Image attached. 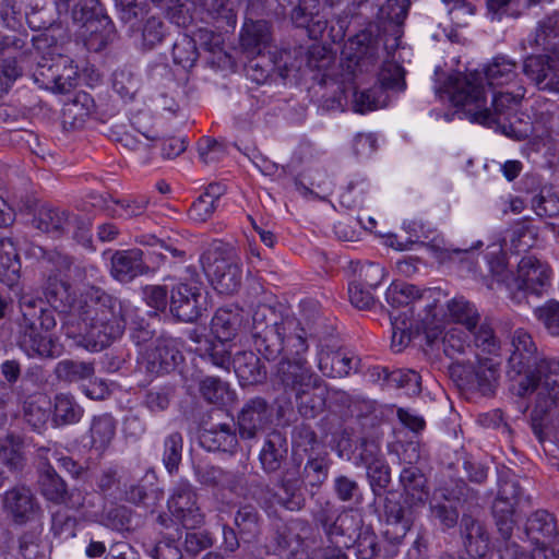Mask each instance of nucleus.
I'll list each match as a JSON object with an SVG mask.
<instances>
[{
    "label": "nucleus",
    "mask_w": 559,
    "mask_h": 559,
    "mask_svg": "<svg viewBox=\"0 0 559 559\" xmlns=\"http://www.w3.org/2000/svg\"><path fill=\"white\" fill-rule=\"evenodd\" d=\"M122 141L127 148L135 152L142 162H146L155 139L140 133L139 135L126 134Z\"/></svg>",
    "instance_id": "ea45409f"
},
{
    "label": "nucleus",
    "mask_w": 559,
    "mask_h": 559,
    "mask_svg": "<svg viewBox=\"0 0 559 559\" xmlns=\"http://www.w3.org/2000/svg\"><path fill=\"white\" fill-rule=\"evenodd\" d=\"M404 73L402 67L394 61H386L382 64L378 81L383 88H404Z\"/></svg>",
    "instance_id": "f704fd0d"
},
{
    "label": "nucleus",
    "mask_w": 559,
    "mask_h": 559,
    "mask_svg": "<svg viewBox=\"0 0 559 559\" xmlns=\"http://www.w3.org/2000/svg\"><path fill=\"white\" fill-rule=\"evenodd\" d=\"M23 321L27 328L20 346L28 357H56L61 354V345L50 330L56 326V318L50 308L40 299L23 296L21 301Z\"/></svg>",
    "instance_id": "39448f33"
},
{
    "label": "nucleus",
    "mask_w": 559,
    "mask_h": 559,
    "mask_svg": "<svg viewBox=\"0 0 559 559\" xmlns=\"http://www.w3.org/2000/svg\"><path fill=\"white\" fill-rule=\"evenodd\" d=\"M116 425L111 416L96 417L91 427L92 444L97 450L106 449L115 437Z\"/></svg>",
    "instance_id": "cd10ccee"
},
{
    "label": "nucleus",
    "mask_w": 559,
    "mask_h": 559,
    "mask_svg": "<svg viewBox=\"0 0 559 559\" xmlns=\"http://www.w3.org/2000/svg\"><path fill=\"white\" fill-rule=\"evenodd\" d=\"M381 459L380 445L374 441H362L353 453V456L347 457V460L353 461L354 464H361L364 466H368Z\"/></svg>",
    "instance_id": "58836bf2"
},
{
    "label": "nucleus",
    "mask_w": 559,
    "mask_h": 559,
    "mask_svg": "<svg viewBox=\"0 0 559 559\" xmlns=\"http://www.w3.org/2000/svg\"><path fill=\"white\" fill-rule=\"evenodd\" d=\"M20 75L14 60L0 61V97L4 95Z\"/></svg>",
    "instance_id": "09e8293b"
},
{
    "label": "nucleus",
    "mask_w": 559,
    "mask_h": 559,
    "mask_svg": "<svg viewBox=\"0 0 559 559\" xmlns=\"http://www.w3.org/2000/svg\"><path fill=\"white\" fill-rule=\"evenodd\" d=\"M98 0H80L73 10V17L84 22L85 27L91 32V37L85 41L90 50H98L105 45L104 38L97 35L98 27L94 21V16L98 14Z\"/></svg>",
    "instance_id": "aec40b11"
},
{
    "label": "nucleus",
    "mask_w": 559,
    "mask_h": 559,
    "mask_svg": "<svg viewBox=\"0 0 559 559\" xmlns=\"http://www.w3.org/2000/svg\"><path fill=\"white\" fill-rule=\"evenodd\" d=\"M83 415V409L73 397L67 394H59L55 400V412L52 420L56 425H70L78 423Z\"/></svg>",
    "instance_id": "bb28decb"
},
{
    "label": "nucleus",
    "mask_w": 559,
    "mask_h": 559,
    "mask_svg": "<svg viewBox=\"0 0 559 559\" xmlns=\"http://www.w3.org/2000/svg\"><path fill=\"white\" fill-rule=\"evenodd\" d=\"M448 316L454 323L463 325L468 333L474 334L475 345L480 349L477 353L478 366L475 370V378L480 388H490L497 380L498 366L500 361L485 357L484 354L498 356L499 345L495 338L491 328L481 325L476 332L479 314L475 307L462 297H455L448 302Z\"/></svg>",
    "instance_id": "20e7f679"
},
{
    "label": "nucleus",
    "mask_w": 559,
    "mask_h": 559,
    "mask_svg": "<svg viewBox=\"0 0 559 559\" xmlns=\"http://www.w3.org/2000/svg\"><path fill=\"white\" fill-rule=\"evenodd\" d=\"M525 75L543 91L559 93V57L532 56L525 59Z\"/></svg>",
    "instance_id": "f8f14e48"
},
{
    "label": "nucleus",
    "mask_w": 559,
    "mask_h": 559,
    "mask_svg": "<svg viewBox=\"0 0 559 559\" xmlns=\"http://www.w3.org/2000/svg\"><path fill=\"white\" fill-rule=\"evenodd\" d=\"M538 320L552 335H559V302L549 301L535 311Z\"/></svg>",
    "instance_id": "a19ab883"
},
{
    "label": "nucleus",
    "mask_w": 559,
    "mask_h": 559,
    "mask_svg": "<svg viewBox=\"0 0 559 559\" xmlns=\"http://www.w3.org/2000/svg\"><path fill=\"white\" fill-rule=\"evenodd\" d=\"M39 76L46 88L60 94L69 93L80 79L76 67L67 56H59L50 64H41L36 81Z\"/></svg>",
    "instance_id": "9b49d317"
},
{
    "label": "nucleus",
    "mask_w": 559,
    "mask_h": 559,
    "mask_svg": "<svg viewBox=\"0 0 559 559\" xmlns=\"http://www.w3.org/2000/svg\"><path fill=\"white\" fill-rule=\"evenodd\" d=\"M423 322L428 343L435 344L441 340L445 355L453 357L456 354L464 353L465 348L469 347L467 332L452 324L440 326L437 321L436 310L431 312L430 307L429 314L423 318Z\"/></svg>",
    "instance_id": "9d476101"
},
{
    "label": "nucleus",
    "mask_w": 559,
    "mask_h": 559,
    "mask_svg": "<svg viewBox=\"0 0 559 559\" xmlns=\"http://www.w3.org/2000/svg\"><path fill=\"white\" fill-rule=\"evenodd\" d=\"M94 108L92 97L85 92H79L74 98L64 105V114L72 116L75 120L83 121Z\"/></svg>",
    "instance_id": "e433bc0d"
},
{
    "label": "nucleus",
    "mask_w": 559,
    "mask_h": 559,
    "mask_svg": "<svg viewBox=\"0 0 559 559\" xmlns=\"http://www.w3.org/2000/svg\"><path fill=\"white\" fill-rule=\"evenodd\" d=\"M488 249L487 258L490 272L499 281L506 282L511 293L515 289L538 293L539 288L548 282L551 274L550 269L534 257H524L519 263L516 277L509 281V277L504 275L506 263L504 255L501 254V246L492 245Z\"/></svg>",
    "instance_id": "0eeeda50"
},
{
    "label": "nucleus",
    "mask_w": 559,
    "mask_h": 559,
    "mask_svg": "<svg viewBox=\"0 0 559 559\" xmlns=\"http://www.w3.org/2000/svg\"><path fill=\"white\" fill-rule=\"evenodd\" d=\"M508 352L509 374L516 382L518 395L535 393L546 405L559 400V361L543 357L527 331L514 330Z\"/></svg>",
    "instance_id": "f03ea898"
},
{
    "label": "nucleus",
    "mask_w": 559,
    "mask_h": 559,
    "mask_svg": "<svg viewBox=\"0 0 559 559\" xmlns=\"http://www.w3.org/2000/svg\"><path fill=\"white\" fill-rule=\"evenodd\" d=\"M230 365L242 385L260 382L264 377L260 360L252 352L237 354Z\"/></svg>",
    "instance_id": "5701e85b"
},
{
    "label": "nucleus",
    "mask_w": 559,
    "mask_h": 559,
    "mask_svg": "<svg viewBox=\"0 0 559 559\" xmlns=\"http://www.w3.org/2000/svg\"><path fill=\"white\" fill-rule=\"evenodd\" d=\"M50 417V402L45 395L32 397L25 405V418L35 429L45 426Z\"/></svg>",
    "instance_id": "c756f323"
},
{
    "label": "nucleus",
    "mask_w": 559,
    "mask_h": 559,
    "mask_svg": "<svg viewBox=\"0 0 559 559\" xmlns=\"http://www.w3.org/2000/svg\"><path fill=\"white\" fill-rule=\"evenodd\" d=\"M441 295V290L437 288H429L420 294L418 288L414 285L393 283L386 289L385 299L394 310L408 308L415 301H426L425 308L427 309V314H429L428 306H430L431 312L436 310L437 302L440 301Z\"/></svg>",
    "instance_id": "ddd939ff"
},
{
    "label": "nucleus",
    "mask_w": 559,
    "mask_h": 559,
    "mask_svg": "<svg viewBox=\"0 0 559 559\" xmlns=\"http://www.w3.org/2000/svg\"><path fill=\"white\" fill-rule=\"evenodd\" d=\"M202 267L212 286L219 294L229 295L240 286L241 267L238 260L214 246L201 257Z\"/></svg>",
    "instance_id": "1a4fd4ad"
},
{
    "label": "nucleus",
    "mask_w": 559,
    "mask_h": 559,
    "mask_svg": "<svg viewBox=\"0 0 559 559\" xmlns=\"http://www.w3.org/2000/svg\"><path fill=\"white\" fill-rule=\"evenodd\" d=\"M487 5L495 13L516 16L528 8V0H488Z\"/></svg>",
    "instance_id": "49530a36"
},
{
    "label": "nucleus",
    "mask_w": 559,
    "mask_h": 559,
    "mask_svg": "<svg viewBox=\"0 0 559 559\" xmlns=\"http://www.w3.org/2000/svg\"><path fill=\"white\" fill-rule=\"evenodd\" d=\"M408 5V0H388L381 12L388 20L399 23L406 16Z\"/></svg>",
    "instance_id": "6e6d98bb"
},
{
    "label": "nucleus",
    "mask_w": 559,
    "mask_h": 559,
    "mask_svg": "<svg viewBox=\"0 0 559 559\" xmlns=\"http://www.w3.org/2000/svg\"><path fill=\"white\" fill-rule=\"evenodd\" d=\"M163 38V24L157 19H148L144 29H143V39L145 44L150 47L154 46L156 43H159Z\"/></svg>",
    "instance_id": "0e129e2a"
},
{
    "label": "nucleus",
    "mask_w": 559,
    "mask_h": 559,
    "mask_svg": "<svg viewBox=\"0 0 559 559\" xmlns=\"http://www.w3.org/2000/svg\"><path fill=\"white\" fill-rule=\"evenodd\" d=\"M4 510L11 515L17 524H24L33 521L38 515V506L26 487H15L4 493Z\"/></svg>",
    "instance_id": "f3484780"
},
{
    "label": "nucleus",
    "mask_w": 559,
    "mask_h": 559,
    "mask_svg": "<svg viewBox=\"0 0 559 559\" xmlns=\"http://www.w3.org/2000/svg\"><path fill=\"white\" fill-rule=\"evenodd\" d=\"M173 56L176 63L181 64L183 68H190L194 64L198 58L197 50L190 38H183L174 45Z\"/></svg>",
    "instance_id": "79ce46f5"
},
{
    "label": "nucleus",
    "mask_w": 559,
    "mask_h": 559,
    "mask_svg": "<svg viewBox=\"0 0 559 559\" xmlns=\"http://www.w3.org/2000/svg\"><path fill=\"white\" fill-rule=\"evenodd\" d=\"M204 440H212L213 447L210 449H217L223 451H230L237 444L236 436L230 431L229 427L224 425L219 431H207L203 435Z\"/></svg>",
    "instance_id": "c03bdc74"
},
{
    "label": "nucleus",
    "mask_w": 559,
    "mask_h": 559,
    "mask_svg": "<svg viewBox=\"0 0 559 559\" xmlns=\"http://www.w3.org/2000/svg\"><path fill=\"white\" fill-rule=\"evenodd\" d=\"M534 209L539 216H554L559 213V200L550 193H543L534 200Z\"/></svg>",
    "instance_id": "5fc2aeb1"
},
{
    "label": "nucleus",
    "mask_w": 559,
    "mask_h": 559,
    "mask_svg": "<svg viewBox=\"0 0 559 559\" xmlns=\"http://www.w3.org/2000/svg\"><path fill=\"white\" fill-rule=\"evenodd\" d=\"M390 381L406 389L408 394L420 392V376L414 370H396L390 374Z\"/></svg>",
    "instance_id": "37998d69"
},
{
    "label": "nucleus",
    "mask_w": 559,
    "mask_h": 559,
    "mask_svg": "<svg viewBox=\"0 0 559 559\" xmlns=\"http://www.w3.org/2000/svg\"><path fill=\"white\" fill-rule=\"evenodd\" d=\"M21 264L16 248L11 239L0 240V280L9 286L20 276Z\"/></svg>",
    "instance_id": "393cba45"
},
{
    "label": "nucleus",
    "mask_w": 559,
    "mask_h": 559,
    "mask_svg": "<svg viewBox=\"0 0 559 559\" xmlns=\"http://www.w3.org/2000/svg\"><path fill=\"white\" fill-rule=\"evenodd\" d=\"M235 523L242 533H254L257 530V513L251 507L240 509L235 518Z\"/></svg>",
    "instance_id": "4d7b16f0"
},
{
    "label": "nucleus",
    "mask_w": 559,
    "mask_h": 559,
    "mask_svg": "<svg viewBox=\"0 0 559 559\" xmlns=\"http://www.w3.org/2000/svg\"><path fill=\"white\" fill-rule=\"evenodd\" d=\"M57 373L60 378L69 381L88 379L94 373L92 364L73 360H62L57 366Z\"/></svg>",
    "instance_id": "72a5a7b5"
},
{
    "label": "nucleus",
    "mask_w": 559,
    "mask_h": 559,
    "mask_svg": "<svg viewBox=\"0 0 559 559\" xmlns=\"http://www.w3.org/2000/svg\"><path fill=\"white\" fill-rule=\"evenodd\" d=\"M464 545L473 558H483L489 551V538L483 525L471 518L463 519Z\"/></svg>",
    "instance_id": "412c9836"
},
{
    "label": "nucleus",
    "mask_w": 559,
    "mask_h": 559,
    "mask_svg": "<svg viewBox=\"0 0 559 559\" xmlns=\"http://www.w3.org/2000/svg\"><path fill=\"white\" fill-rule=\"evenodd\" d=\"M146 209V201L144 199L141 200H126L121 201L117 204V209L115 213L124 218H130L132 216H136L142 214Z\"/></svg>",
    "instance_id": "680f3d73"
},
{
    "label": "nucleus",
    "mask_w": 559,
    "mask_h": 559,
    "mask_svg": "<svg viewBox=\"0 0 559 559\" xmlns=\"http://www.w3.org/2000/svg\"><path fill=\"white\" fill-rule=\"evenodd\" d=\"M348 296L352 305L358 309H368L373 305L372 294L360 284H350L348 287Z\"/></svg>",
    "instance_id": "3c124183"
},
{
    "label": "nucleus",
    "mask_w": 559,
    "mask_h": 559,
    "mask_svg": "<svg viewBox=\"0 0 559 559\" xmlns=\"http://www.w3.org/2000/svg\"><path fill=\"white\" fill-rule=\"evenodd\" d=\"M283 459V451L275 447L273 440H267L260 453V461L263 468L267 472L275 471Z\"/></svg>",
    "instance_id": "de8ad7c7"
},
{
    "label": "nucleus",
    "mask_w": 559,
    "mask_h": 559,
    "mask_svg": "<svg viewBox=\"0 0 559 559\" xmlns=\"http://www.w3.org/2000/svg\"><path fill=\"white\" fill-rule=\"evenodd\" d=\"M201 391L203 396L211 403L228 405L234 401V392L228 384L216 378H206L202 381Z\"/></svg>",
    "instance_id": "7c9ffc66"
},
{
    "label": "nucleus",
    "mask_w": 559,
    "mask_h": 559,
    "mask_svg": "<svg viewBox=\"0 0 559 559\" xmlns=\"http://www.w3.org/2000/svg\"><path fill=\"white\" fill-rule=\"evenodd\" d=\"M359 359L347 353L321 350L318 354V367L323 374L341 378L348 376L353 370H356Z\"/></svg>",
    "instance_id": "a211bd4d"
},
{
    "label": "nucleus",
    "mask_w": 559,
    "mask_h": 559,
    "mask_svg": "<svg viewBox=\"0 0 559 559\" xmlns=\"http://www.w3.org/2000/svg\"><path fill=\"white\" fill-rule=\"evenodd\" d=\"M1 460L12 468H17L23 461L21 447L13 440L8 439L0 445Z\"/></svg>",
    "instance_id": "8fccbe9b"
},
{
    "label": "nucleus",
    "mask_w": 559,
    "mask_h": 559,
    "mask_svg": "<svg viewBox=\"0 0 559 559\" xmlns=\"http://www.w3.org/2000/svg\"><path fill=\"white\" fill-rule=\"evenodd\" d=\"M353 148L358 156H369L377 148V139L371 133H359L353 141Z\"/></svg>",
    "instance_id": "bf43d9fd"
},
{
    "label": "nucleus",
    "mask_w": 559,
    "mask_h": 559,
    "mask_svg": "<svg viewBox=\"0 0 559 559\" xmlns=\"http://www.w3.org/2000/svg\"><path fill=\"white\" fill-rule=\"evenodd\" d=\"M200 297L195 283H179L171 290L170 310L181 321H193L200 314Z\"/></svg>",
    "instance_id": "dca6fc26"
},
{
    "label": "nucleus",
    "mask_w": 559,
    "mask_h": 559,
    "mask_svg": "<svg viewBox=\"0 0 559 559\" xmlns=\"http://www.w3.org/2000/svg\"><path fill=\"white\" fill-rule=\"evenodd\" d=\"M530 532L551 534L554 530L552 516L546 511H537L527 520Z\"/></svg>",
    "instance_id": "864d4df0"
},
{
    "label": "nucleus",
    "mask_w": 559,
    "mask_h": 559,
    "mask_svg": "<svg viewBox=\"0 0 559 559\" xmlns=\"http://www.w3.org/2000/svg\"><path fill=\"white\" fill-rule=\"evenodd\" d=\"M142 269V252L128 250L117 252L111 259V274L119 282H128Z\"/></svg>",
    "instance_id": "4be33fe9"
},
{
    "label": "nucleus",
    "mask_w": 559,
    "mask_h": 559,
    "mask_svg": "<svg viewBox=\"0 0 559 559\" xmlns=\"http://www.w3.org/2000/svg\"><path fill=\"white\" fill-rule=\"evenodd\" d=\"M360 275L369 287H377L384 280V269L380 264L366 263L360 267Z\"/></svg>",
    "instance_id": "e2e57ef3"
},
{
    "label": "nucleus",
    "mask_w": 559,
    "mask_h": 559,
    "mask_svg": "<svg viewBox=\"0 0 559 559\" xmlns=\"http://www.w3.org/2000/svg\"><path fill=\"white\" fill-rule=\"evenodd\" d=\"M283 370L284 382L296 391V397L305 415H314L324 406L325 389L307 367L304 359L298 358L294 362H288Z\"/></svg>",
    "instance_id": "6e6552de"
},
{
    "label": "nucleus",
    "mask_w": 559,
    "mask_h": 559,
    "mask_svg": "<svg viewBox=\"0 0 559 559\" xmlns=\"http://www.w3.org/2000/svg\"><path fill=\"white\" fill-rule=\"evenodd\" d=\"M40 487L43 495L55 502H63L66 497V486L62 479L52 471L47 469L40 476Z\"/></svg>",
    "instance_id": "473e14b6"
},
{
    "label": "nucleus",
    "mask_w": 559,
    "mask_h": 559,
    "mask_svg": "<svg viewBox=\"0 0 559 559\" xmlns=\"http://www.w3.org/2000/svg\"><path fill=\"white\" fill-rule=\"evenodd\" d=\"M193 340L200 344L197 347V350L204 353L207 355L213 362V365L228 370L230 367V342H227V346L221 347L218 345V341L215 338L205 340L203 343L198 338L193 337Z\"/></svg>",
    "instance_id": "2f4dec72"
},
{
    "label": "nucleus",
    "mask_w": 559,
    "mask_h": 559,
    "mask_svg": "<svg viewBox=\"0 0 559 559\" xmlns=\"http://www.w3.org/2000/svg\"><path fill=\"white\" fill-rule=\"evenodd\" d=\"M397 417L401 424L412 431L423 430L425 427V420L421 416L408 408H399Z\"/></svg>",
    "instance_id": "69168bd1"
},
{
    "label": "nucleus",
    "mask_w": 559,
    "mask_h": 559,
    "mask_svg": "<svg viewBox=\"0 0 559 559\" xmlns=\"http://www.w3.org/2000/svg\"><path fill=\"white\" fill-rule=\"evenodd\" d=\"M211 545V538L203 533L189 532L185 538V550L195 555Z\"/></svg>",
    "instance_id": "052dcab7"
},
{
    "label": "nucleus",
    "mask_w": 559,
    "mask_h": 559,
    "mask_svg": "<svg viewBox=\"0 0 559 559\" xmlns=\"http://www.w3.org/2000/svg\"><path fill=\"white\" fill-rule=\"evenodd\" d=\"M524 96V92L519 90L515 94L493 93L492 105L497 112H503L510 107V104H516Z\"/></svg>",
    "instance_id": "774afa93"
},
{
    "label": "nucleus",
    "mask_w": 559,
    "mask_h": 559,
    "mask_svg": "<svg viewBox=\"0 0 559 559\" xmlns=\"http://www.w3.org/2000/svg\"><path fill=\"white\" fill-rule=\"evenodd\" d=\"M182 437L179 433L170 435L165 441L164 464L168 472L176 469L181 461Z\"/></svg>",
    "instance_id": "4c0bfd02"
},
{
    "label": "nucleus",
    "mask_w": 559,
    "mask_h": 559,
    "mask_svg": "<svg viewBox=\"0 0 559 559\" xmlns=\"http://www.w3.org/2000/svg\"><path fill=\"white\" fill-rule=\"evenodd\" d=\"M76 299L63 282H51L46 288L49 307L62 313L63 329L68 337L78 340V344L91 352H98L118 337L123 325L104 322L106 313L103 307L108 299L99 289L92 287L84 299Z\"/></svg>",
    "instance_id": "f257e3e1"
},
{
    "label": "nucleus",
    "mask_w": 559,
    "mask_h": 559,
    "mask_svg": "<svg viewBox=\"0 0 559 559\" xmlns=\"http://www.w3.org/2000/svg\"><path fill=\"white\" fill-rule=\"evenodd\" d=\"M365 467L372 485L377 484L380 487H384L389 483L390 472L383 459Z\"/></svg>",
    "instance_id": "13d9d810"
},
{
    "label": "nucleus",
    "mask_w": 559,
    "mask_h": 559,
    "mask_svg": "<svg viewBox=\"0 0 559 559\" xmlns=\"http://www.w3.org/2000/svg\"><path fill=\"white\" fill-rule=\"evenodd\" d=\"M146 370L152 373L168 372L181 360L180 344L171 337H162L156 341L154 348L143 354Z\"/></svg>",
    "instance_id": "4468645a"
},
{
    "label": "nucleus",
    "mask_w": 559,
    "mask_h": 559,
    "mask_svg": "<svg viewBox=\"0 0 559 559\" xmlns=\"http://www.w3.org/2000/svg\"><path fill=\"white\" fill-rule=\"evenodd\" d=\"M223 188L217 183H212L207 187L191 205L189 210V217L195 223L206 222L217 207L218 199L223 194Z\"/></svg>",
    "instance_id": "b1692460"
},
{
    "label": "nucleus",
    "mask_w": 559,
    "mask_h": 559,
    "mask_svg": "<svg viewBox=\"0 0 559 559\" xmlns=\"http://www.w3.org/2000/svg\"><path fill=\"white\" fill-rule=\"evenodd\" d=\"M555 404L556 402L552 405H546L545 402L539 403V399L536 400L532 412V429L539 441L551 440L559 445V430L546 416Z\"/></svg>",
    "instance_id": "a878e982"
},
{
    "label": "nucleus",
    "mask_w": 559,
    "mask_h": 559,
    "mask_svg": "<svg viewBox=\"0 0 559 559\" xmlns=\"http://www.w3.org/2000/svg\"><path fill=\"white\" fill-rule=\"evenodd\" d=\"M173 515L187 528H194L203 523V514L195 503V495L189 484H181L168 500Z\"/></svg>",
    "instance_id": "2eb2a0df"
},
{
    "label": "nucleus",
    "mask_w": 559,
    "mask_h": 559,
    "mask_svg": "<svg viewBox=\"0 0 559 559\" xmlns=\"http://www.w3.org/2000/svg\"><path fill=\"white\" fill-rule=\"evenodd\" d=\"M267 408L263 400L248 403L238 416L239 432L242 438H253L267 420Z\"/></svg>",
    "instance_id": "6ab92c4d"
},
{
    "label": "nucleus",
    "mask_w": 559,
    "mask_h": 559,
    "mask_svg": "<svg viewBox=\"0 0 559 559\" xmlns=\"http://www.w3.org/2000/svg\"><path fill=\"white\" fill-rule=\"evenodd\" d=\"M419 457L417 445L408 443L404 450L403 461L409 466L401 472V481L404 487L405 508L386 504V514L390 524L396 527L402 536L409 530L415 512L425 504L428 492L426 490V478L420 471L412 464Z\"/></svg>",
    "instance_id": "423d86ee"
},
{
    "label": "nucleus",
    "mask_w": 559,
    "mask_h": 559,
    "mask_svg": "<svg viewBox=\"0 0 559 559\" xmlns=\"http://www.w3.org/2000/svg\"><path fill=\"white\" fill-rule=\"evenodd\" d=\"M357 490L358 487L354 480L345 476H340L335 479V491L341 500L348 501L353 499Z\"/></svg>",
    "instance_id": "338daca9"
},
{
    "label": "nucleus",
    "mask_w": 559,
    "mask_h": 559,
    "mask_svg": "<svg viewBox=\"0 0 559 559\" xmlns=\"http://www.w3.org/2000/svg\"><path fill=\"white\" fill-rule=\"evenodd\" d=\"M233 314L227 310L219 309L211 322V338L218 341L221 347L227 346L235 335Z\"/></svg>",
    "instance_id": "c85d7f7f"
},
{
    "label": "nucleus",
    "mask_w": 559,
    "mask_h": 559,
    "mask_svg": "<svg viewBox=\"0 0 559 559\" xmlns=\"http://www.w3.org/2000/svg\"><path fill=\"white\" fill-rule=\"evenodd\" d=\"M515 75V64L506 57H497L483 71H469L450 75L444 93L453 106L462 108L472 121L490 122L487 95L491 87L508 84Z\"/></svg>",
    "instance_id": "7ed1b4c3"
},
{
    "label": "nucleus",
    "mask_w": 559,
    "mask_h": 559,
    "mask_svg": "<svg viewBox=\"0 0 559 559\" xmlns=\"http://www.w3.org/2000/svg\"><path fill=\"white\" fill-rule=\"evenodd\" d=\"M66 218L62 213L52 209H41L34 219L37 229L44 233H53L63 228Z\"/></svg>",
    "instance_id": "c9c22d12"
},
{
    "label": "nucleus",
    "mask_w": 559,
    "mask_h": 559,
    "mask_svg": "<svg viewBox=\"0 0 559 559\" xmlns=\"http://www.w3.org/2000/svg\"><path fill=\"white\" fill-rule=\"evenodd\" d=\"M143 298L147 306L155 310H164L167 306V292L162 286H146L143 289Z\"/></svg>",
    "instance_id": "603ef678"
},
{
    "label": "nucleus",
    "mask_w": 559,
    "mask_h": 559,
    "mask_svg": "<svg viewBox=\"0 0 559 559\" xmlns=\"http://www.w3.org/2000/svg\"><path fill=\"white\" fill-rule=\"evenodd\" d=\"M382 104L381 93L379 91H361L356 92L354 95L355 111L364 114L366 111L374 110Z\"/></svg>",
    "instance_id": "a18cd8bd"
}]
</instances>
